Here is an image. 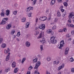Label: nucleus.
Wrapping results in <instances>:
<instances>
[{
    "label": "nucleus",
    "mask_w": 74,
    "mask_h": 74,
    "mask_svg": "<svg viewBox=\"0 0 74 74\" xmlns=\"http://www.w3.org/2000/svg\"><path fill=\"white\" fill-rule=\"evenodd\" d=\"M74 13L73 12H71L70 13L69 15V18L70 19L68 20V22L70 23H71V18L72 19L74 18Z\"/></svg>",
    "instance_id": "1"
},
{
    "label": "nucleus",
    "mask_w": 74,
    "mask_h": 74,
    "mask_svg": "<svg viewBox=\"0 0 74 74\" xmlns=\"http://www.w3.org/2000/svg\"><path fill=\"white\" fill-rule=\"evenodd\" d=\"M49 42H51L52 44H55L57 42L56 40H55V38L53 36L51 37L50 39V41H49Z\"/></svg>",
    "instance_id": "2"
},
{
    "label": "nucleus",
    "mask_w": 74,
    "mask_h": 74,
    "mask_svg": "<svg viewBox=\"0 0 74 74\" xmlns=\"http://www.w3.org/2000/svg\"><path fill=\"white\" fill-rule=\"evenodd\" d=\"M8 18H4L1 21V23H0V25H5L6 23V21H8Z\"/></svg>",
    "instance_id": "3"
},
{
    "label": "nucleus",
    "mask_w": 74,
    "mask_h": 74,
    "mask_svg": "<svg viewBox=\"0 0 74 74\" xmlns=\"http://www.w3.org/2000/svg\"><path fill=\"white\" fill-rule=\"evenodd\" d=\"M40 65H41V62L40 61H38L36 64L35 66L34 67V69H37Z\"/></svg>",
    "instance_id": "4"
},
{
    "label": "nucleus",
    "mask_w": 74,
    "mask_h": 74,
    "mask_svg": "<svg viewBox=\"0 0 74 74\" xmlns=\"http://www.w3.org/2000/svg\"><path fill=\"white\" fill-rule=\"evenodd\" d=\"M64 44V41L63 40H62L60 43V45L59 46V45H58V47L59 49H62V47H63V45Z\"/></svg>",
    "instance_id": "5"
},
{
    "label": "nucleus",
    "mask_w": 74,
    "mask_h": 74,
    "mask_svg": "<svg viewBox=\"0 0 74 74\" xmlns=\"http://www.w3.org/2000/svg\"><path fill=\"white\" fill-rule=\"evenodd\" d=\"M45 28V24H42L41 25H40L39 26V28L40 29H42V30H44V29Z\"/></svg>",
    "instance_id": "6"
},
{
    "label": "nucleus",
    "mask_w": 74,
    "mask_h": 74,
    "mask_svg": "<svg viewBox=\"0 0 74 74\" xmlns=\"http://www.w3.org/2000/svg\"><path fill=\"white\" fill-rule=\"evenodd\" d=\"M39 20L42 21H45L47 20V17L45 16L40 17L39 18Z\"/></svg>",
    "instance_id": "7"
},
{
    "label": "nucleus",
    "mask_w": 74,
    "mask_h": 74,
    "mask_svg": "<svg viewBox=\"0 0 74 74\" xmlns=\"http://www.w3.org/2000/svg\"><path fill=\"white\" fill-rule=\"evenodd\" d=\"M25 45L27 47H29L30 46V43L29 41H27L25 42Z\"/></svg>",
    "instance_id": "8"
},
{
    "label": "nucleus",
    "mask_w": 74,
    "mask_h": 74,
    "mask_svg": "<svg viewBox=\"0 0 74 74\" xmlns=\"http://www.w3.org/2000/svg\"><path fill=\"white\" fill-rule=\"evenodd\" d=\"M44 32H41V33L40 34V36L38 38H40L42 37H44Z\"/></svg>",
    "instance_id": "9"
},
{
    "label": "nucleus",
    "mask_w": 74,
    "mask_h": 74,
    "mask_svg": "<svg viewBox=\"0 0 74 74\" xmlns=\"http://www.w3.org/2000/svg\"><path fill=\"white\" fill-rule=\"evenodd\" d=\"M69 47H67L66 48L64 52L65 55H67V54H68V52H69Z\"/></svg>",
    "instance_id": "10"
},
{
    "label": "nucleus",
    "mask_w": 74,
    "mask_h": 74,
    "mask_svg": "<svg viewBox=\"0 0 74 74\" xmlns=\"http://www.w3.org/2000/svg\"><path fill=\"white\" fill-rule=\"evenodd\" d=\"M12 66L13 68H15L16 67V62H13L12 64Z\"/></svg>",
    "instance_id": "11"
},
{
    "label": "nucleus",
    "mask_w": 74,
    "mask_h": 74,
    "mask_svg": "<svg viewBox=\"0 0 74 74\" xmlns=\"http://www.w3.org/2000/svg\"><path fill=\"white\" fill-rule=\"evenodd\" d=\"M10 11L9 10H7L6 11L5 15L7 16H8L10 15Z\"/></svg>",
    "instance_id": "12"
},
{
    "label": "nucleus",
    "mask_w": 74,
    "mask_h": 74,
    "mask_svg": "<svg viewBox=\"0 0 74 74\" xmlns=\"http://www.w3.org/2000/svg\"><path fill=\"white\" fill-rule=\"evenodd\" d=\"M10 53H9L6 58V61H8L9 60V59H10Z\"/></svg>",
    "instance_id": "13"
},
{
    "label": "nucleus",
    "mask_w": 74,
    "mask_h": 74,
    "mask_svg": "<svg viewBox=\"0 0 74 74\" xmlns=\"http://www.w3.org/2000/svg\"><path fill=\"white\" fill-rule=\"evenodd\" d=\"M64 64H63L61 66H59L58 67V70H61V69H62V67H64Z\"/></svg>",
    "instance_id": "14"
},
{
    "label": "nucleus",
    "mask_w": 74,
    "mask_h": 74,
    "mask_svg": "<svg viewBox=\"0 0 74 74\" xmlns=\"http://www.w3.org/2000/svg\"><path fill=\"white\" fill-rule=\"evenodd\" d=\"M10 27H11V24H8L7 26L6 27V29L8 30V29H10Z\"/></svg>",
    "instance_id": "15"
},
{
    "label": "nucleus",
    "mask_w": 74,
    "mask_h": 74,
    "mask_svg": "<svg viewBox=\"0 0 74 74\" xmlns=\"http://www.w3.org/2000/svg\"><path fill=\"white\" fill-rule=\"evenodd\" d=\"M1 16L4 17L5 16V12H2L0 14Z\"/></svg>",
    "instance_id": "16"
},
{
    "label": "nucleus",
    "mask_w": 74,
    "mask_h": 74,
    "mask_svg": "<svg viewBox=\"0 0 74 74\" xmlns=\"http://www.w3.org/2000/svg\"><path fill=\"white\" fill-rule=\"evenodd\" d=\"M55 3V0H52L51 1V4L52 5H53Z\"/></svg>",
    "instance_id": "17"
},
{
    "label": "nucleus",
    "mask_w": 74,
    "mask_h": 74,
    "mask_svg": "<svg viewBox=\"0 0 74 74\" xmlns=\"http://www.w3.org/2000/svg\"><path fill=\"white\" fill-rule=\"evenodd\" d=\"M18 68H16L14 69V73H16L18 72Z\"/></svg>",
    "instance_id": "18"
},
{
    "label": "nucleus",
    "mask_w": 74,
    "mask_h": 74,
    "mask_svg": "<svg viewBox=\"0 0 74 74\" xmlns=\"http://www.w3.org/2000/svg\"><path fill=\"white\" fill-rule=\"evenodd\" d=\"M26 21V18L24 17L22 19L21 22H25Z\"/></svg>",
    "instance_id": "19"
},
{
    "label": "nucleus",
    "mask_w": 74,
    "mask_h": 74,
    "mask_svg": "<svg viewBox=\"0 0 74 74\" xmlns=\"http://www.w3.org/2000/svg\"><path fill=\"white\" fill-rule=\"evenodd\" d=\"M1 47L3 48H4L6 47V44L5 43H3L2 44Z\"/></svg>",
    "instance_id": "20"
},
{
    "label": "nucleus",
    "mask_w": 74,
    "mask_h": 74,
    "mask_svg": "<svg viewBox=\"0 0 74 74\" xmlns=\"http://www.w3.org/2000/svg\"><path fill=\"white\" fill-rule=\"evenodd\" d=\"M29 25H30V23H29V22L27 23L26 24V28H27V27H29Z\"/></svg>",
    "instance_id": "21"
},
{
    "label": "nucleus",
    "mask_w": 74,
    "mask_h": 74,
    "mask_svg": "<svg viewBox=\"0 0 74 74\" xmlns=\"http://www.w3.org/2000/svg\"><path fill=\"white\" fill-rule=\"evenodd\" d=\"M47 33H52V30L51 29H49L47 31Z\"/></svg>",
    "instance_id": "22"
},
{
    "label": "nucleus",
    "mask_w": 74,
    "mask_h": 74,
    "mask_svg": "<svg viewBox=\"0 0 74 74\" xmlns=\"http://www.w3.org/2000/svg\"><path fill=\"white\" fill-rule=\"evenodd\" d=\"M65 7H67L68 5V4L66 2L63 3Z\"/></svg>",
    "instance_id": "23"
},
{
    "label": "nucleus",
    "mask_w": 74,
    "mask_h": 74,
    "mask_svg": "<svg viewBox=\"0 0 74 74\" xmlns=\"http://www.w3.org/2000/svg\"><path fill=\"white\" fill-rule=\"evenodd\" d=\"M66 15H67V14H66V11H65L63 13V14L62 15L63 17H64V16H66Z\"/></svg>",
    "instance_id": "24"
},
{
    "label": "nucleus",
    "mask_w": 74,
    "mask_h": 74,
    "mask_svg": "<svg viewBox=\"0 0 74 74\" xmlns=\"http://www.w3.org/2000/svg\"><path fill=\"white\" fill-rule=\"evenodd\" d=\"M37 60H38V59L37 58L34 59L33 60L34 62V63H36V62H37Z\"/></svg>",
    "instance_id": "25"
},
{
    "label": "nucleus",
    "mask_w": 74,
    "mask_h": 74,
    "mask_svg": "<svg viewBox=\"0 0 74 74\" xmlns=\"http://www.w3.org/2000/svg\"><path fill=\"white\" fill-rule=\"evenodd\" d=\"M10 71V68H8L7 69H6L5 70V72H8V71Z\"/></svg>",
    "instance_id": "26"
},
{
    "label": "nucleus",
    "mask_w": 74,
    "mask_h": 74,
    "mask_svg": "<svg viewBox=\"0 0 74 74\" xmlns=\"http://www.w3.org/2000/svg\"><path fill=\"white\" fill-rule=\"evenodd\" d=\"M15 33V30H12L11 34H14V33Z\"/></svg>",
    "instance_id": "27"
},
{
    "label": "nucleus",
    "mask_w": 74,
    "mask_h": 74,
    "mask_svg": "<svg viewBox=\"0 0 74 74\" xmlns=\"http://www.w3.org/2000/svg\"><path fill=\"white\" fill-rule=\"evenodd\" d=\"M20 35H21L20 32H18L17 34V36L18 37H19L20 36Z\"/></svg>",
    "instance_id": "28"
},
{
    "label": "nucleus",
    "mask_w": 74,
    "mask_h": 74,
    "mask_svg": "<svg viewBox=\"0 0 74 74\" xmlns=\"http://www.w3.org/2000/svg\"><path fill=\"white\" fill-rule=\"evenodd\" d=\"M25 60H26V58H24L23 59V60L22 61V63L23 64V63H24V62L25 61Z\"/></svg>",
    "instance_id": "29"
},
{
    "label": "nucleus",
    "mask_w": 74,
    "mask_h": 74,
    "mask_svg": "<svg viewBox=\"0 0 74 74\" xmlns=\"http://www.w3.org/2000/svg\"><path fill=\"white\" fill-rule=\"evenodd\" d=\"M36 69V70H35V71L34 72V74H36V73H38V68L37 69Z\"/></svg>",
    "instance_id": "30"
},
{
    "label": "nucleus",
    "mask_w": 74,
    "mask_h": 74,
    "mask_svg": "<svg viewBox=\"0 0 74 74\" xmlns=\"http://www.w3.org/2000/svg\"><path fill=\"white\" fill-rule=\"evenodd\" d=\"M57 15L58 16L60 17L61 16L60 13V12H58V13H57Z\"/></svg>",
    "instance_id": "31"
},
{
    "label": "nucleus",
    "mask_w": 74,
    "mask_h": 74,
    "mask_svg": "<svg viewBox=\"0 0 74 74\" xmlns=\"http://www.w3.org/2000/svg\"><path fill=\"white\" fill-rule=\"evenodd\" d=\"M3 41V38H1V36H0V44H1Z\"/></svg>",
    "instance_id": "32"
},
{
    "label": "nucleus",
    "mask_w": 74,
    "mask_h": 74,
    "mask_svg": "<svg viewBox=\"0 0 74 74\" xmlns=\"http://www.w3.org/2000/svg\"><path fill=\"white\" fill-rule=\"evenodd\" d=\"M70 61L71 62H73L74 61V59H73V58H71L70 59Z\"/></svg>",
    "instance_id": "33"
},
{
    "label": "nucleus",
    "mask_w": 74,
    "mask_h": 74,
    "mask_svg": "<svg viewBox=\"0 0 74 74\" xmlns=\"http://www.w3.org/2000/svg\"><path fill=\"white\" fill-rule=\"evenodd\" d=\"M32 68H33V67H32V66H31L30 67H29V68H28V70H29V71H30V70H31V69H32Z\"/></svg>",
    "instance_id": "34"
},
{
    "label": "nucleus",
    "mask_w": 74,
    "mask_h": 74,
    "mask_svg": "<svg viewBox=\"0 0 74 74\" xmlns=\"http://www.w3.org/2000/svg\"><path fill=\"white\" fill-rule=\"evenodd\" d=\"M32 12H30L29 13L28 15V16L29 17H31V16L32 15Z\"/></svg>",
    "instance_id": "35"
},
{
    "label": "nucleus",
    "mask_w": 74,
    "mask_h": 74,
    "mask_svg": "<svg viewBox=\"0 0 74 74\" xmlns=\"http://www.w3.org/2000/svg\"><path fill=\"white\" fill-rule=\"evenodd\" d=\"M70 27H73V28H74V25L73 24H70Z\"/></svg>",
    "instance_id": "36"
},
{
    "label": "nucleus",
    "mask_w": 74,
    "mask_h": 74,
    "mask_svg": "<svg viewBox=\"0 0 74 74\" xmlns=\"http://www.w3.org/2000/svg\"><path fill=\"white\" fill-rule=\"evenodd\" d=\"M27 11L28 12L29 11H30V7H28L27 8Z\"/></svg>",
    "instance_id": "37"
},
{
    "label": "nucleus",
    "mask_w": 74,
    "mask_h": 74,
    "mask_svg": "<svg viewBox=\"0 0 74 74\" xmlns=\"http://www.w3.org/2000/svg\"><path fill=\"white\" fill-rule=\"evenodd\" d=\"M40 49L41 51H42V49H43V46L41 45H40Z\"/></svg>",
    "instance_id": "38"
},
{
    "label": "nucleus",
    "mask_w": 74,
    "mask_h": 74,
    "mask_svg": "<svg viewBox=\"0 0 74 74\" xmlns=\"http://www.w3.org/2000/svg\"><path fill=\"white\" fill-rule=\"evenodd\" d=\"M47 61H49L50 60H51V58H50L49 57H48L47 58Z\"/></svg>",
    "instance_id": "39"
},
{
    "label": "nucleus",
    "mask_w": 74,
    "mask_h": 74,
    "mask_svg": "<svg viewBox=\"0 0 74 74\" xmlns=\"http://www.w3.org/2000/svg\"><path fill=\"white\" fill-rule=\"evenodd\" d=\"M4 52L5 53H8V51H7V50H5L4 51Z\"/></svg>",
    "instance_id": "40"
},
{
    "label": "nucleus",
    "mask_w": 74,
    "mask_h": 74,
    "mask_svg": "<svg viewBox=\"0 0 74 74\" xmlns=\"http://www.w3.org/2000/svg\"><path fill=\"white\" fill-rule=\"evenodd\" d=\"M14 15H16L17 14V11H14L13 13Z\"/></svg>",
    "instance_id": "41"
},
{
    "label": "nucleus",
    "mask_w": 74,
    "mask_h": 74,
    "mask_svg": "<svg viewBox=\"0 0 74 74\" xmlns=\"http://www.w3.org/2000/svg\"><path fill=\"white\" fill-rule=\"evenodd\" d=\"M66 26H68V27H70V24L67 23L66 24Z\"/></svg>",
    "instance_id": "42"
},
{
    "label": "nucleus",
    "mask_w": 74,
    "mask_h": 74,
    "mask_svg": "<svg viewBox=\"0 0 74 74\" xmlns=\"http://www.w3.org/2000/svg\"><path fill=\"white\" fill-rule=\"evenodd\" d=\"M63 30L64 32H67V29L66 28H64Z\"/></svg>",
    "instance_id": "43"
},
{
    "label": "nucleus",
    "mask_w": 74,
    "mask_h": 74,
    "mask_svg": "<svg viewBox=\"0 0 74 74\" xmlns=\"http://www.w3.org/2000/svg\"><path fill=\"white\" fill-rule=\"evenodd\" d=\"M39 34V32L38 31H36V34L35 35H37Z\"/></svg>",
    "instance_id": "44"
},
{
    "label": "nucleus",
    "mask_w": 74,
    "mask_h": 74,
    "mask_svg": "<svg viewBox=\"0 0 74 74\" xmlns=\"http://www.w3.org/2000/svg\"><path fill=\"white\" fill-rule=\"evenodd\" d=\"M46 13H48V12H49V9H47L46 10Z\"/></svg>",
    "instance_id": "45"
},
{
    "label": "nucleus",
    "mask_w": 74,
    "mask_h": 74,
    "mask_svg": "<svg viewBox=\"0 0 74 74\" xmlns=\"http://www.w3.org/2000/svg\"><path fill=\"white\" fill-rule=\"evenodd\" d=\"M56 26L54 25L53 27H52V29H56Z\"/></svg>",
    "instance_id": "46"
},
{
    "label": "nucleus",
    "mask_w": 74,
    "mask_h": 74,
    "mask_svg": "<svg viewBox=\"0 0 74 74\" xmlns=\"http://www.w3.org/2000/svg\"><path fill=\"white\" fill-rule=\"evenodd\" d=\"M58 18H56L54 20V22H56L57 21H58Z\"/></svg>",
    "instance_id": "47"
},
{
    "label": "nucleus",
    "mask_w": 74,
    "mask_h": 74,
    "mask_svg": "<svg viewBox=\"0 0 74 74\" xmlns=\"http://www.w3.org/2000/svg\"><path fill=\"white\" fill-rule=\"evenodd\" d=\"M63 32V31L62 29H60L59 30V32H61L62 33Z\"/></svg>",
    "instance_id": "48"
},
{
    "label": "nucleus",
    "mask_w": 74,
    "mask_h": 74,
    "mask_svg": "<svg viewBox=\"0 0 74 74\" xmlns=\"http://www.w3.org/2000/svg\"><path fill=\"white\" fill-rule=\"evenodd\" d=\"M42 41H43L42 44H44L45 42V40H42Z\"/></svg>",
    "instance_id": "49"
},
{
    "label": "nucleus",
    "mask_w": 74,
    "mask_h": 74,
    "mask_svg": "<svg viewBox=\"0 0 74 74\" xmlns=\"http://www.w3.org/2000/svg\"><path fill=\"white\" fill-rule=\"evenodd\" d=\"M71 71L72 72H74V68H72L71 70Z\"/></svg>",
    "instance_id": "50"
},
{
    "label": "nucleus",
    "mask_w": 74,
    "mask_h": 74,
    "mask_svg": "<svg viewBox=\"0 0 74 74\" xmlns=\"http://www.w3.org/2000/svg\"><path fill=\"white\" fill-rule=\"evenodd\" d=\"M62 0H57V1L59 3H61L62 2Z\"/></svg>",
    "instance_id": "51"
},
{
    "label": "nucleus",
    "mask_w": 74,
    "mask_h": 74,
    "mask_svg": "<svg viewBox=\"0 0 74 74\" xmlns=\"http://www.w3.org/2000/svg\"><path fill=\"white\" fill-rule=\"evenodd\" d=\"M71 34H74V31H72L71 32Z\"/></svg>",
    "instance_id": "52"
},
{
    "label": "nucleus",
    "mask_w": 74,
    "mask_h": 74,
    "mask_svg": "<svg viewBox=\"0 0 74 74\" xmlns=\"http://www.w3.org/2000/svg\"><path fill=\"white\" fill-rule=\"evenodd\" d=\"M7 49H8V52H10V51L9 48H8Z\"/></svg>",
    "instance_id": "53"
},
{
    "label": "nucleus",
    "mask_w": 74,
    "mask_h": 74,
    "mask_svg": "<svg viewBox=\"0 0 74 74\" xmlns=\"http://www.w3.org/2000/svg\"><path fill=\"white\" fill-rule=\"evenodd\" d=\"M61 11H62V12H64V10L61 9Z\"/></svg>",
    "instance_id": "54"
},
{
    "label": "nucleus",
    "mask_w": 74,
    "mask_h": 74,
    "mask_svg": "<svg viewBox=\"0 0 74 74\" xmlns=\"http://www.w3.org/2000/svg\"><path fill=\"white\" fill-rule=\"evenodd\" d=\"M53 64H56V61H54L53 62Z\"/></svg>",
    "instance_id": "55"
},
{
    "label": "nucleus",
    "mask_w": 74,
    "mask_h": 74,
    "mask_svg": "<svg viewBox=\"0 0 74 74\" xmlns=\"http://www.w3.org/2000/svg\"><path fill=\"white\" fill-rule=\"evenodd\" d=\"M29 8L30 9V10H33V8H32L30 7H29Z\"/></svg>",
    "instance_id": "56"
},
{
    "label": "nucleus",
    "mask_w": 74,
    "mask_h": 74,
    "mask_svg": "<svg viewBox=\"0 0 74 74\" xmlns=\"http://www.w3.org/2000/svg\"><path fill=\"white\" fill-rule=\"evenodd\" d=\"M38 21V18H36V23H37V21Z\"/></svg>",
    "instance_id": "57"
},
{
    "label": "nucleus",
    "mask_w": 74,
    "mask_h": 74,
    "mask_svg": "<svg viewBox=\"0 0 74 74\" xmlns=\"http://www.w3.org/2000/svg\"><path fill=\"white\" fill-rule=\"evenodd\" d=\"M59 63V61H58L56 63V64H58Z\"/></svg>",
    "instance_id": "58"
},
{
    "label": "nucleus",
    "mask_w": 74,
    "mask_h": 74,
    "mask_svg": "<svg viewBox=\"0 0 74 74\" xmlns=\"http://www.w3.org/2000/svg\"><path fill=\"white\" fill-rule=\"evenodd\" d=\"M26 74H30V71H28L27 73Z\"/></svg>",
    "instance_id": "59"
},
{
    "label": "nucleus",
    "mask_w": 74,
    "mask_h": 74,
    "mask_svg": "<svg viewBox=\"0 0 74 74\" xmlns=\"http://www.w3.org/2000/svg\"><path fill=\"white\" fill-rule=\"evenodd\" d=\"M36 2H33V4L34 5H35V4H36Z\"/></svg>",
    "instance_id": "60"
},
{
    "label": "nucleus",
    "mask_w": 74,
    "mask_h": 74,
    "mask_svg": "<svg viewBox=\"0 0 74 74\" xmlns=\"http://www.w3.org/2000/svg\"><path fill=\"white\" fill-rule=\"evenodd\" d=\"M37 1V0H34L33 2H34L35 3H36V2Z\"/></svg>",
    "instance_id": "61"
},
{
    "label": "nucleus",
    "mask_w": 74,
    "mask_h": 74,
    "mask_svg": "<svg viewBox=\"0 0 74 74\" xmlns=\"http://www.w3.org/2000/svg\"><path fill=\"white\" fill-rule=\"evenodd\" d=\"M16 40H17V41H20L19 39H18V38H17Z\"/></svg>",
    "instance_id": "62"
},
{
    "label": "nucleus",
    "mask_w": 74,
    "mask_h": 74,
    "mask_svg": "<svg viewBox=\"0 0 74 74\" xmlns=\"http://www.w3.org/2000/svg\"><path fill=\"white\" fill-rule=\"evenodd\" d=\"M38 58H40L41 57V56L40 55H38Z\"/></svg>",
    "instance_id": "63"
},
{
    "label": "nucleus",
    "mask_w": 74,
    "mask_h": 74,
    "mask_svg": "<svg viewBox=\"0 0 74 74\" xmlns=\"http://www.w3.org/2000/svg\"><path fill=\"white\" fill-rule=\"evenodd\" d=\"M61 72H58V74H61Z\"/></svg>",
    "instance_id": "64"
}]
</instances>
